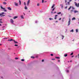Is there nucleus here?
Listing matches in <instances>:
<instances>
[{
  "mask_svg": "<svg viewBox=\"0 0 79 79\" xmlns=\"http://www.w3.org/2000/svg\"><path fill=\"white\" fill-rule=\"evenodd\" d=\"M3 14H5V13L2 12L0 14V16H1V17H3L5 16V15H3Z\"/></svg>",
  "mask_w": 79,
  "mask_h": 79,
  "instance_id": "obj_1",
  "label": "nucleus"
},
{
  "mask_svg": "<svg viewBox=\"0 0 79 79\" xmlns=\"http://www.w3.org/2000/svg\"><path fill=\"white\" fill-rule=\"evenodd\" d=\"M67 1L66 0H65V5H70V3H69V2H68L67 3Z\"/></svg>",
  "mask_w": 79,
  "mask_h": 79,
  "instance_id": "obj_2",
  "label": "nucleus"
},
{
  "mask_svg": "<svg viewBox=\"0 0 79 79\" xmlns=\"http://www.w3.org/2000/svg\"><path fill=\"white\" fill-rule=\"evenodd\" d=\"M1 9L3 10L4 11H5L6 12V10L5 9V8L3 7L2 6H1Z\"/></svg>",
  "mask_w": 79,
  "mask_h": 79,
  "instance_id": "obj_3",
  "label": "nucleus"
},
{
  "mask_svg": "<svg viewBox=\"0 0 79 79\" xmlns=\"http://www.w3.org/2000/svg\"><path fill=\"white\" fill-rule=\"evenodd\" d=\"M75 5L76 6H77V7H79V3H78V4L76 2H74Z\"/></svg>",
  "mask_w": 79,
  "mask_h": 79,
  "instance_id": "obj_4",
  "label": "nucleus"
},
{
  "mask_svg": "<svg viewBox=\"0 0 79 79\" xmlns=\"http://www.w3.org/2000/svg\"><path fill=\"white\" fill-rule=\"evenodd\" d=\"M71 23V19H69V21L68 22V26H69L70 25V24Z\"/></svg>",
  "mask_w": 79,
  "mask_h": 79,
  "instance_id": "obj_5",
  "label": "nucleus"
},
{
  "mask_svg": "<svg viewBox=\"0 0 79 79\" xmlns=\"http://www.w3.org/2000/svg\"><path fill=\"white\" fill-rule=\"evenodd\" d=\"M15 6H18V4L17 2H15Z\"/></svg>",
  "mask_w": 79,
  "mask_h": 79,
  "instance_id": "obj_6",
  "label": "nucleus"
},
{
  "mask_svg": "<svg viewBox=\"0 0 79 79\" xmlns=\"http://www.w3.org/2000/svg\"><path fill=\"white\" fill-rule=\"evenodd\" d=\"M29 3H30V0H28L27 2V6H29Z\"/></svg>",
  "mask_w": 79,
  "mask_h": 79,
  "instance_id": "obj_7",
  "label": "nucleus"
},
{
  "mask_svg": "<svg viewBox=\"0 0 79 79\" xmlns=\"http://www.w3.org/2000/svg\"><path fill=\"white\" fill-rule=\"evenodd\" d=\"M7 9H8V10H11L12 9L11 8V7H9L7 8Z\"/></svg>",
  "mask_w": 79,
  "mask_h": 79,
  "instance_id": "obj_8",
  "label": "nucleus"
},
{
  "mask_svg": "<svg viewBox=\"0 0 79 79\" xmlns=\"http://www.w3.org/2000/svg\"><path fill=\"white\" fill-rule=\"evenodd\" d=\"M10 22L11 23H13V22H14V21H13V19H10Z\"/></svg>",
  "mask_w": 79,
  "mask_h": 79,
  "instance_id": "obj_9",
  "label": "nucleus"
},
{
  "mask_svg": "<svg viewBox=\"0 0 79 79\" xmlns=\"http://www.w3.org/2000/svg\"><path fill=\"white\" fill-rule=\"evenodd\" d=\"M14 40H13V39H11L10 40H8V41H13Z\"/></svg>",
  "mask_w": 79,
  "mask_h": 79,
  "instance_id": "obj_10",
  "label": "nucleus"
},
{
  "mask_svg": "<svg viewBox=\"0 0 79 79\" xmlns=\"http://www.w3.org/2000/svg\"><path fill=\"white\" fill-rule=\"evenodd\" d=\"M74 13H78V11L77 10H75L74 11Z\"/></svg>",
  "mask_w": 79,
  "mask_h": 79,
  "instance_id": "obj_11",
  "label": "nucleus"
},
{
  "mask_svg": "<svg viewBox=\"0 0 79 79\" xmlns=\"http://www.w3.org/2000/svg\"><path fill=\"white\" fill-rule=\"evenodd\" d=\"M18 18V16H15L14 17L13 19H16V18Z\"/></svg>",
  "mask_w": 79,
  "mask_h": 79,
  "instance_id": "obj_12",
  "label": "nucleus"
},
{
  "mask_svg": "<svg viewBox=\"0 0 79 79\" xmlns=\"http://www.w3.org/2000/svg\"><path fill=\"white\" fill-rule=\"evenodd\" d=\"M21 17L22 19H24V17L23 15H21Z\"/></svg>",
  "mask_w": 79,
  "mask_h": 79,
  "instance_id": "obj_13",
  "label": "nucleus"
},
{
  "mask_svg": "<svg viewBox=\"0 0 79 79\" xmlns=\"http://www.w3.org/2000/svg\"><path fill=\"white\" fill-rule=\"evenodd\" d=\"M76 19V18L75 17H73L72 18V20L73 21V20H75Z\"/></svg>",
  "mask_w": 79,
  "mask_h": 79,
  "instance_id": "obj_14",
  "label": "nucleus"
},
{
  "mask_svg": "<svg viewBox=\"0 0 79 79\" xmlns=\"http://www.w3.org/2000/svg\"><path fill=\"white\" fill-rule=\"evenodd\" d=\"M70 32H74V30L72 29V30H70Z\"/></svg>",
  "mask_w": 79,
  "mask_h": 79,
  "instance_id": "obj_15",
  "label": "nucleus"
},
{
  "mask_svg": "<svg viewBox=\"0 0 79 79\" xmlns=\"http://www.w3.org/2000/svg\"><path fill=\"white\" fill-rule=\"evenodd\" d=\"M60 6H61V8L62 9H63V4H61Z\"/></svg>",
  "mask_w": 79,
  "mask_h": 79,
  "instance_id": "obj_16",
  "label": "nucleus"
},
{
  "mask_svg": "<svg viewBox=\"0 0 79 79\" xmlns=\"http://www.w3.org/2000/svg\"><path fill=\"white\" fill-rule=\"evenodd\" d=\"M15 44H18V42L16 41H15V40H13Z\"/></svg>",
  "mask_w": 79,
  "mask_h": 79,
  "instance_id": "obj_17",
  "label": "nucleus"
},
{
  "mask_svg": "<svg viewBox=\"0 0 79 79\" xmlns=\"http://www.w3.org/2000/svg\"><path fill=\"white\" fill-rule=\"evenodd\" d=\"M2 19H0V23H3V22L2 21H2Z\"/></svg>",
  "mask_w": 79,
  "mask_h": 79,
  "instance_id": "obj_18",
  "label": "nucleus"
},
{
  "mask_svg": "<svg viewBox=\"0 0 79 79\" xmlns=\"http://www.w3.org/2000/svg\"><path fill=\"white\" fill-rule=\"evenodd\" d=\"M24 8H25V10H27V6H25Z\"/></svg>",
  "mask_w": 79,
  "mask_h": 79,
  "instance_id": "obj_19",
  "label": "nucleus"
},
{
  "mask_svg": "<svg viewBox=\"0 0 79 79\" xmlns=\"http://www.w3.org/2000/svg\"><path fill=\"white\" fill-rule=\"evenodd\" d=\"M67 56H68V55L67 54H65L64 55V56H65V57Z\"/></svg>",
  "mask_w": 79,
  "mask_h": 79,
  "instance_id": "obj_20",
  "label": "nucleus"
},
{
  "mask_svg": "<svg viewBox=\"0 0 79 79\" xmlns=\"http://www.w3.org/2000/svg\"><path fill=\"white\" fill-rule=\"evenodd\" d=\"M55 6V4H53L52 7V8H53V7Z\"/></svg>",
  "mask_w": 79,
  "mask_h": 79,
  "instance_id": "obj_21",
  "label": "nucleus"
},
{
  "mask_svg": "<svg viewBox=\"0 0 79 79\" xmlns=\"http://www.w3.org/2000/svg\"><path fill=\"white\" fill-rule=\"evenodd\" d=\"M19 3L20 5H21V1L20 0H19Z\"/></svg>",
  "mask_w": 79,
  "mask_h": 79,
  "instance_id": "obj_22",
  "label": "nucleus"
},
{
  "mask_svg": "<svg viewBox=\"0 0 79 79\" xmlns=\"http://www.w3.org/2000/svg\"><path fill=\"white\" fill-rule=\"evenodd\" d=\"M71 6H70L68 10L69 11V10H70V9H71Z\"/></svg>",
  "mask_w": 79,
  "mask_h": 79,
  "instance_id": "obj_23",
  "label": "nucleus"
},
{
  "mask_svg": "<svg viewBox=\"0 0 79 79\" xmlns=\"http://www.w3.org/2000/svg\"><path fill=\"white\" fill-rule=\"evenodd\" d=\"M56 13V12H53V11H52L51 12V13H53V14H55V13Z\"/></svg>",
  "mask_w": 79,
  "mask_h": 79,
  "instance_id": "obj_24",
  "label": "nucleus"
},
{
  "mask_svg": "<svg viewBox=\"0 0 79 79\" xmlns=\"http://www.w3.org/2000/svg\"><path fill=\"white\" fill-rule=\"evenodd\" d=\"M3 5H6V2H3Z\"/></svg>",
  "mask_w": 79,
  "mask_h": 79,
  "instance_id": "obj_25",
  "label": "nucleus"
},
{
  "mask_svg": "<svg viewBox=\"0 0 79 79\" xmlns=\"http://www.w3.org/2000/svg\"><path fill=\"white\" fill-rule=\"evenodd\" d=\"M76 32H78V29H76Z\"/></svg>",
  "mask_w": 79,
  "mask_h": 79,
  "instance_id": "obj_26",
  "label": "nucleus"
},
{
  "mask_svg": "<svg viewBox=\"0 0 79 79\" xmlns=\"http://www.w3.org/2000/svg\"><path fill=\"white\" fill-rule=\"evenodd\" d=\"M56 58L57 59H60V57H56Z\"/></svg>",
  "mask_w": 79,
  "mask_h": 79,
  "instance_id": "obj_27",
  "label": "nucleus"
},
{
  "mask_svg": "<svg viewBox=\"0 0 79 79\" xmlns=\"http://www.w3.org/2000/svg\"><path fill=\"white\" fill-rule=\"evenodd\" d=\"M31 58H33V59H34V58H35V57H34V56H31Z\"/></svg>",
  "mask_w": 79,
  "mask_h": 79,
  "instance_id": "obj_28",
  "label": "nucleus"
},
{
  "mask_svg": "<svg viewBox=\"0 0 79 79\" xmlns=\"http://www.w3.org/2000/svg\"><path fill=\"white\" fill-rule=\"evenodd\" d=\"M21 61H24V59H22L21 60Z\"/></svg>",
  "mask_w": 79,
  "mask_h": 79,
  "instance_id": "obj_29",
  "label": "nucleus"
},
{
  "mask_svg": "<svg viewBox=\"0 0 79 79\" xmlns=\"http://www.w3.org/2000/svg\"><path fill=\"white\" fill-rule=\"evenodd\" d=\"M40 5V4H39V3H38L37 4V6H39Z\"/></svg>",
  "mask_w": 79,
  "mask_h": 79,
  "instance_id": "obj_30",
  "label": "nucleus"
},
{
  "mask_svg": "<svg viewBox=\"0 0 79 79\" xmlns=\"http://www.w3.org/2000/svg\"><path fill=\"white\" fill-rule=\"evenodd\" d=\"M61 12H60L57 13L58 15H60V14H61Z\"/></svg>",
  "mask_w": 79,
  "mask_h": 79,
  "instance_id": "obj_31",
  "label": "nucleus"
},
{
  "mask_svg": "<svg viewBox=\"0 0 79 79\" xmlns=\"http://www.w3.org/2000/svg\"><path fill=\"white\" fill-rule=\"evenodd\" d=\"M62 39H63V38H64V36L63 35H62Z\"/></svg>",
  "mask_w": 79,
  "mask_h": 79,
  "instance_id": "obj_32",
  "label": "nucleus"
},
{
  "mask_svg": "<svg viewBox=\"0 0 79 79\" xmlns=\"http://www.w3.org/2000/svg\"><path fill=\"white\" fill-rule=\"evenodd\" d=\"M15 60H18V57H16L15 58Z\"/></svg>",
  "mask_w": 79,
  "mask_h": 79,
  "instance_id": "obj_33",
  "label": "nucleus"
},
{
  "mask_svg": "<svg viewBox=\"0 0 79 79\" xmlns=\"http://www.w3.org/2000/svg\"><path fill=\"white\" fill-rule=\"evenodd\" d=\"M73 55V52H72L71 54L70 55Z\"/></svg>",
  "mask_w": 79,
  "mask_h": 79,
  "instance_id": "obj_34",
  "label": "nucleus"
},
{
  "mask_svg": "<svg viewBox=\"0 0 79 79\" xmlns=\"http://www.w3.org/2000/svg\"><path fill=\"white\" fill-rule=\"evenodd\" d=\"M55 8H54L53 9H52V11H54V10H55Z\"/></svg>",
  "mask_w": 79,
  "mask_h": 79,
  "instance_id": "obj_35",
  "label": "nucleus"
},
{
  "mask_svg": "<svg viewBox=\"0 0 79 79\" xmlns=\"http://www.w3.org/2000/svg\"><path fill=\"white\" fill-rule=\"evenodd\" d=\"M49 19L50 20H52V19H53L50 18H49Z\"/></svg>",
  "mask_w": 79,
  "mask_h": 79,
  "instance_id": "obj_36",
  "label": "nucleus"
},
{
  "mask_svg": "<svg viewBox=\"0 0 79 79\" xmlns=\"http://www.w3.org/2000/svg\"><path fill=\"white\" fill-rule=\"evenodd\" d=\"M44 0H42V3H44Z\"/></svg>",
  "mask_w": 79,
  "mask_h": 79,
  "instance_id": "obj_37",
  "label": "nucleus"
},
{
  "mask_svg": "<svg viewBox=\"0 0 79 79\" xmlns=\"http://www.w3.org/2000/svg\"><path fill=\"white\" fill-rule=\"evenodd\" d=\"M72 8L73 10H74V9H75V8H74V7H72Z\"/></svg>",
  "mask_w": 79,
  "mask_h": 79,
  "instance_id": "obj_38",
  "label": "nucleus"
},
{
  "mask_svg": "<svg viewBox=\"0 0 79 79\" xmlns=\"http://www.w3.org/2000/svg\"><path fill=\"white\" fill-rule=\"evenodd\" d=\"M67 8H68V6H67L65 7V9H67Z\"/></svg>",
  "mask_w": 79,
  "mask_h": 79,
  "instance_id": "obj_39",
  "label": "nucleus"
},
{
  "mask_svg": "<svg viewBox=\"0 0 79 79\" xmlns=\"http://www.w3.org/2000/svg\"><path fill=\"white\" fill-rule=\"evenodd\" d=\"M51 56H53V54H51Z\"/></svg>",
  "mask_w": 79,
  "mask_h": 79,
  "instance_id": "obj_40",
  "label": "nucleus"
},
{
  "mask_svg": "<svg viewBox=\"0 0 79 79\" xmlns=\"http://www.w3.org/2000/svg\"><path fill=\"white\" fill-rule=\"evenodd\" d=\"M66 72H67V73H68V72H69V70H67L66 71Z\"/></svg>",
  "mask_w": 79,
  "mask_h": 79,
  "instance_id": "obj_41",
  "label": "nucleus"
},
{
  "mask_svg": "<svg viewBox=\"0 0 79 79\" xmlns=\"http://www.w3.org/2000/svg\"><path fill=\"white\" fill-rule=\"evenodd\" d=\"M73 10H71V13H72V12H73Z\"/></svg>",
  "mask_w": 79,
  "mask_h": 79,
  "instance_id": "obj_42",
  "label": "nucleus"
},
{
  "mask_svg": "<svg viewBox=\"0 0 79 79\" xmlns=\"http://www.w3.org/2000/svg\"><path fill=\"white\" fill-rule=\"evenodd\" d=\"M24 5H25V6H26V2H24Z\"/></svg>",
  "mask_w": 79,
  "mask_h": 79,
  "instance_id": "obj_43",
  "label": "nucleus"
},
{
  "mask_svg": "<svg viewBox=\"0 0 79 79\" xmlns=\"http://www.w3.org/2000/svg\"><path fill=\"white\" fill-rule=\"evenodd\" d=\"M35 23H37V20H36V21H35Z\"/></svg>",
  "mask_w": 79,
  "mask_h": 79,
  "instance_id": "obj_44",
  "label": "nucleus"
},
{
  "mask_svg": "<svg viewBox=\"0 0 79 79\" xmlns=\"http://www.w3.org/2000/svg\"><path fill=\"white\" fill-rule=\"evenodd\" d=\"M56 16H58V15H56L55 16V17H56Z\"/></svg>",
  "mask_w": 79,
  "mask_h": 79,
  "instance_id": "obj_45",
  "label": "nucleus"
},
{
  "mask_svg": "<svg viewBox=\"0 0 79 79\" xmlns=\"http://www.w3.org/2000/svg\"><path fill=\"white\" fill-rule=\"evenodd\" d=\"M15 46H18V45H17V44H15Z\"/></svg>",
  "mask_w": 79,
  "mask_h": 79,
  "instance_id": "obj_46",
  "label": "nucleus"
},
{
  "mask_svg": "<svg viewBox=\"0 0 79 79\" xmlns=\"http://www.w3.org/2000/svg\"><path fill=\"white\" fill-rule=\"evenodd\" d=\"M52 60H55V59H52Z\"/></svg>",
  "mask_w": 79,
  "mask_h": 79,
  "instance_id": "obj_47",
  "label": "nucleus"
},
{
  "mask_svg": "<svg viewBox=\"0 0 79 79\" xmlns=\"http://www.w3.org/2000/svg\"><path fill=\"white\" fill-rule=\"evenodd\" d=\"M44 60H42V62H44Z\"/></svg>",
  "mask_w": 79,
  "mask_h": 79,
  "instance_id": "obj_48",
  "label": "nucleus"
},
{
  "mask_svg": "<svg viewBox=\"0 0 79 79\" xmlns=\"http://www.w3.org/2000/svg\"><path fill=\"white\" fill-rule=\"evenodd\" d=\"M72 1V0H69V2H71Z\"/></svg>",
  "mask_w": 79,
  "mask_h": 79,
  "instance_id": "obj_49",
  "label": "nucleus"
},
{
  "mask_svg": "<svg viewBox=\"0 0 79 79\" xmlns=\"http://www.w3.org/2000/svg\"><path fill=\"white\" fill-rule=\"evenodd\" d=\"M61 18H60L59 19V20H61Z\"/></svg>",
  "mask_w": 79,
  "mask_h": 79,
  "instance_id": "obj_50",
  "label": "nucleus"
},
{
  "mask_svg": "<svg viewBox=\"0 0 79 79\" xmlns=\"http://www.w3.org/2000/svg\"><path fill=\"white\" fill-rule=\"evenodd\" d=\"M55 19H56V17H55Z\"/></svg>",
  "mask_w": 79,
  "mask_h": 79,
  "instance_id": "obj_51",
  "label": "nucleus"
},
{
  "mask_svg": "<svg viewBox=\"0 0 79 79\" xmlns=\"http://www.w3.org/2000/svg\"><path fill=\"white\" fill-rule=\"evenodd\" d=\"M0 26H2V24H0Z\"/></svg>",
  "mask_w": 79,
  "mask_h": 79,
  "instance_id": "obj_52",
  "label": "nucleus"
},
{
  "mask_svg": "<svg viewBox=\"0 0 79 79\" xmlns=\"http://www.w3.org/2000/svg\"><path fill=\"white\" fill-rule=\"evenodd\" d=\"M73 57H74V56H72V58H73Z\"/></svg>",
  "mask_w": 79,
  "mask_h": 79,
  "instance_id": "obj_53",
  "label": "nucleus"
},
{
  "mask_svg": "<svg viewBox=\"0 0 79 79\" xmlns=\"http://www.w3.org/2000/svg\"><path fill=\"white\" fill-rule=\"evenodd\" d=\"M1 78H3V77H2V76H1Z\"/></svg>",
  "mask_w": 79,
  "mask_h": 79,
  "instance_id": "obj_54",
  "label": "nucleus"
},
{
  "mask_svg": "<svg viewBox=\"0 0 79 79\" xmlns=\"http://www.w3.org/2000/svg\"><path fill=\"white\" fill-rule=\"evenodd\" d=\"M58 22V21H56V23H57Z\"/></svg>",
  "mask_w": 79,
  "mask_h": 79,
  "instance_id": "obj_55",
  "label": "nucleus"
},
{
  "mask_svg": "<svg viewBox=\"0 0 79 79\" xmlns=\"http://www.w3.org/2000/svg\"><path fill=\"white\" fill-rule=\"evenodd\" d=\"M58 61L59 62H60V60H58Z\"/></svg>",
  "mask_w": 79,
  "mask_h": 79,
  "instance_id": "obj_56",
  "label": "nucleus"
},
{
  "mask_svg": "<svg viewBox=\"0 0 79 79\" xmlns=\"http://www.w3.org/2000/svg\"><path fill=\"white\" fill-rule=\"evenodd\" d=\"M44 2H47V1H45Z\"/></svg>",
  "mask_w": 79,
  "mask_h": 79,
  "instance_id": "obj_57",
  "label": "nucleus"
},
{
  "mask_svg": "<svg viewBox=\"0 0 79 79\" xmlns=\"http://www.w3.org/2000/svg\"><path fill=\"white\" fill-rule=\"evenodd\" d=\"M23 14L24 15H25V14H24V13H23Z\"/></svg>",
  "mask_w": 79,
  "mask_h": 79,
  "instance_id": "obj_58",
  "label": "nucleus"
},
{
  "mask_svg": "<svg viewBox=\"0 0 79 79\" xmlns=\"http://www.w3.org/2000/svg\"><path fill=\"white\" fill-rule=\"evenodd\" d=\"M0 45H2L1 44H0Z\"/></svg>",
  "mask_w": 79,
  "mask_h": 79,
  "instance_id": "obj_59",
  "label": "nucleus"
},
{
  "mask_svg": "<svg viewBox=\"0 0 79 79\" xmlns=\"http://www.w3.org/2000/svg\"><path fill=\"white\" fill-rule=\"evenodd\" d=\"M63 15V14L61 15V16H62Z\"/></svg>",
  "mask_w": 79,
  "mask_h": 79,
  "instance_id": "obj_60",
  "label": "nucleus"
},
{
  "mask_svg": "<svg viewBox=\"0 0 79 79\" xmlns=\"http://www.w3.org/2000/svg\"><path fill=\"white\" fill-rule=\"evenodd\" d=\"M70 62H72V61H70Z\"/></svg>",
  "mask_w": 79,
  "mask_h": 79,
  "instance_id": "obj_61",
  "label": "nucleus"
},
{
  "mask_svg": "<svg viewBox=\"0 0 79 79\" xmlns=\"http://www.w3.org/2000/svg\"><path fill=\"white\" fill-rule=\"evenodd\" d=\"M78 55L79 56V54H78Z\"/></svg>",
  "mask_w": 79,
  "mask_h": 79,
  "instance_id": "obj_62",
  "label": "nucleus"
},
{
  "mask_svg": "<svg viewBox=\"0 0 79 79\" xmlns=\"http://www.w3.org/2000/svg\"><path fill=\"white\" fill-rule=\"evenodd\" d=\"M5 0V1H6V0Z\"/></svg>",
  "mask_w": 79,
  "mask_h": 79,
  "instance_id": "obj_63",
  "label": "nucleus"
},
{
  "mask_svg": "<svg viewBox=\"0 0 79 79\" xmlns=\"http://www.w3.org/2000/svg\"><path fill=\"white\" fill-rule=\"evenodd\" d=\"M3 30H4V29H3Z\"/></svg>",
  "mask_w": 79,
  "mask_h": 79,
  "instance_id": "obj_64",
  "label": "nucleus"
}]
</instances>
